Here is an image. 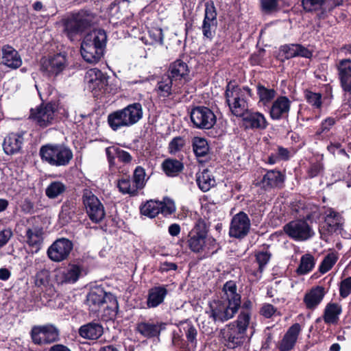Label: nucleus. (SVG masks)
<instances>
[{
    "label": "nucleus",
    "instance_id": "e433bc0d",
    "mask_svg": "<svg viewBox=\"0 0 351 351\" xmlns=\"http://www.w3.org/2000/svg\"><path fill=\"white\" fill-rule=\"evenodd\" d=\"M341 306L338 303L329 302L326 304L324 315L323 319L327 324H336L339 319V315L341 313Z\"/></svg>",
    "mask_w": 351,
    "mask_h": 351
},
{
    "label": "nucleus",
    "instance_id": "ea45409f",
    "mask_svg": "<svg viewBox=\"0 0 351 351\" xmlns=\"http://www.w3.org/2000/svg\"><path fill=\"white\" fill-rule=\"evenodd\" d=\"M271 254L268 250L258 251L255 253L256 261L258 265V268L256 271L251 273V275L254 277V280H258L262 277V274L265 268V266L269 262Z\"/></svg>",
    "mask_w": 351,
    "mask_h": 351
},
{
    "label": "nucleus",
    "instance_id": "f3484780",
    "mask_svg": "<svg viewBox=\"0 0 351 351\" xmlns=\"http://www.w3.org/2000/svg\"><path fill=\"white\" fill-rule=\"evenodd\" d=\"M251 222L249 217L244 212H239L232 219L229 230L230 237L243 239L250 232Z\"/></svg>",
    "mask_w": 351,
    "mask_h": 351
},
{
    "label": "nucleus",
    "instance_id": "f704fd0d",
    "mask_svg": "<svg viewBox=\"0 0 351 351\" xmlns=\"http://www.w3.org/2000/svg\"><path fill=\"white\" fill-rule=\"evenodd\" d=\"M104 329L98 323L90 322L79 328L78 333L80 337L86 339L95 340L99 339L103 334Z\"/></svg>",
    "mask_w": 351,
    "mask_h": 351
},
{
    "label": "nucleus",
    "instance_id": "5fc2aeb1",
    "mask_svg": "<svg viewBox=\"0 0 351 351\" xmlns=\"http://www.w3.org/2000/svg\"><path fill=\"white\" fill-rule=\"evenodd\" d=\"M186 144V140L181 136L173 138L169 143V152L171 154H176L182 150Z\"/></svg>",
    "mask_w": 351,
    "mask_h": 351
},
{
    "label": "nucleus",
    "instance_id": "a878e982",
    "mask_svg": "<svg viewBox=\"0 0 351 351\" xmlns=\"http://www.w3.org/2000/svg\"><path fill=\"white\" fill-rule=\"evenodd\" d=\"M243 121L247 127L252 129L265 130L267 127V121L263 114L247 110L242 114Z\"/></svg>",
    "mask_w": 351,
    "mask_h": 351
},
{
    "label": "nucleus",
    "instance_id": "0eeeda50",
    "mask_svg": "<svg viewBox=\"0 0 351 351\" xmlns=\"http://www.w3.org/2000/svg\"><path fill=\"white\" fill-rule=\"evenodd\" d=\"M58 105L56 101L46 103L43 101L40 105L29 110V119L40 128H46L53 124Z\"/></svg>",
    "mask_w": 351,
    "mask_h": 351
},
{
    "label": "nucleus",
    "instance_id": "680f3d73",
    "mask_svg": "<svg viewBox=\"0 0 351 351\" xmlns=\"http://www.w3.org/2000/svg\"><path fill=\"white\" fill-rule=\"evenodd\" d=\"M49 274L47 269L38 271L35 276V285L37 287L45 286L49 282Z\"/></svg>",
    "mask_w": 351,
    "mask_h": 351
},
{
    "label": "nucleus",
    "instance_id": "f257e3e1",
    "mask_svg": "<svg viewBox=\"0 0 351 351\" xmlns=\"http://www.w3.org/2000/svg\"><path fill=\"white\" fill-rule=\"evenodd\" d=\"M223 295L220 299L209 302L206 313L215 322L223 323L232 319L241 306V296L237 293V286L233 281L226 282Z\"/></svg>",
    "mask_w": 351,
    "mask_h": 351
},
{
    "label": "nucleus",
    "instance_id": "39448f33",
    "mask_svg": "<svg viewBox=\"0 0 351 351\" xmlns=\"http://www.w3.org/2000/svg\"><path fill=\"white\" fill-rule=\"evenodd\" d=\"M108 80V76L97 68L88 70L85 75L88 88L92 92L96 100L104 104L108 103L110 99Z\"/></svg>",
    "mask_w": 351,
    "mask_h": 351
},
{
    "label": "nucleus",
    "instance_id": "338daca9",
    "mask_svg": "<svg viewBox=\"0 0 351 351\" xmlns=\"http://www.w3.org/2000/svg\"><path fill=\"white\" fill-rule=\"evenodd\" d=\"M323 169V166L321 162H317L311 163L308 170V176L309 178H313L317 176Z\"/></svg>",
    "mask_w": 351,
    "mask_h": 351
},
{
    "label": "nucleus",
    "instance_id": "4d7b16f0",
    "mask_svg": "<svg viewBox=\"0 0 351 351\" xmlns=\"http://www.w3.org/2000/svg\"><path fill=\"white\" fill-rule=\"evenodd\" d=\"M262 10L270 14L278 10V0H260Z\"/></svg>",
    "mask_w": 351,
    "mask_h": 351
},
{
    "label": "nucleus",
    "instance_id": "20e7f679",
    "mask_svg": "<svg viewBox=\"0 0 351 351\" xmlns=\"http://www.w3.org/2000/svg\"><path fill=\"white\" fill-rule=\"evenodd\" d=\"M252 96V90L247 86L240 87L232 82L226 86V101L232 113L237 117H241L246 112L247 99Z\"/></svg>",
    "mask_w": 351,
    "mask_h": 351
},
{
    "label": "nucleus",
    "instance_id": "c9c22d12",
    "mask_svg": "<svg viewBox=\"0 0 351 351\" xmlns=\"http://www.w3.org/2000/svg\"><path fill=\"white\" fill-rule=\"evenodd\" d=\"M169 75L173 80L185 79L188 75L189 69L187 64L181 60H176L169 67Z\"/></svg>",
    "mask_w": 351,
    "mask_h": 351
},
{
    "label": "nucleus",
    "instance_id": "2f4dec72",
    "mask_svg": "<svg viewBox=\"0 0 351 351\" xmlns=\"http://www.w3.org/2000/svg\"><path fill=\"white\" fill-rule=\"evenodd\" d=\"M167 289L163 285L156 286L148 291L147 306L148 308H156L161 304L167 295Z\"/></svg>",
    "mask_w": 351,
    "mask_h": 351
},
{
    "label": "nucleus",
    "instance_id": "9d476101",
    "mask_svg": "<svg viewBox=\"0 0 351 351\" xmlns=\"http://www.w3.org/2000/svg\"><path fill=\"white\" fill-rule=\"evenodd\" d=\"M64 33L73 41L76 36L82 34L91 25V20L80 14H73L62 21Z\"/></svg>",
    "mask_w": 351,
    "mask_h": 351
},
{
    "label": "nucleus",
    "instance_id": "69168bd1",
    "mask_svg": "<svg viewBox=\"0 0 351 351\" xmlns=\"http://www.w3.org/2000/svg\"><path fill=\"white\" fill-rule=\"evenodd\" d=\"M13 236L10 228H5L0 230V249L5 246Z\"/></svg>",
    "mask_w": 351,
    "mask_h": 351
},
{
    "label": "nucleus",
    "instance_id": "4c0bfd02",
    "mask_svg": "<svg viewBox=\"0 0 351 351\" xmlns=\"http://www.w3.org/2000/svg\"><path fill=\"white\" fill-rule=\"evenodd\" d=\"M196 182L199 188L204 192L209 191L216 184L214 176L208 169H204L197 173Z\"/></svg>",
    "mask_w": 351,
    "mask_h": 351
},
{
    "label": "nucleus",
    "instance_id": "864d4df0",
    "mask_svg": "<svg viewBox=\"0 0 351 351\" xmlns=\"http://www.w3.org/2000/svg\"><path fill=\"white\" fill-rule=\"evenodd\" d=\"M73 214V203L70 200L65 201L61 206V211L60 213V219L64 220V222L67 223L71 219Z\"/></svg>",
    "mask_w": 351,
    "mask_h": 351
},
{
    "label": "nucleus",
    "instance_id": "6e6552de",
    "mask_svg": "<svg viewBox=\"0 0 351 351\" xmlns=\"http://www.w3.org/2000/svg\"><path fill=\"white\" fill-rule=\"evenodd\" d=\"M29 334L32 343L37 346L51 344L60 339V330L52 324L34 326Z\"/></svg>",
    "mask_w": 351,
    "mask_h": 351
},
{
    "label": "nucleus",
    "instance_id": "ddd939ff",
    "mask_svg": "<svg viewBox=\"0 0 351 351\" xmlns=\"http://www.w3.org/2000/svg\"><path fill=\"white\" fill-rule=\"evenodd\" d=\"M82 202L86 213L93 222L98 223L104 219L105 216L104 206L90 190L85 189L83 191Z\"/></svg>",
    "mask_w": 351,
    "mask_h": 351
},
{
    "label": "nucleus",
    "instance_id": "8fccbe9b",
    "mask_svg": "<svg viewBox=\"0 0 351 351\" xmlns=\"http://www.w3.org/2000/svg\"><path fill=\"white\" fill-rule=\"evenodd\" d=\"M145 170L141 166H138L134 171L132 182L136 187L138 191L143 189L147 182V179L145 178Z\"/></svg>",
    "mask_w": 351,
    "mask_h": 351
},
{
    "label": "nucleus",
    "instance_id": "79ce46f5",
    "mask_svg": "<svg viewBox=\"0 0 351 351\" xmlns=\"http://www.w3.org/2000/svg\"><path fill=\"white\" fill-rule=\"evenodd\" d=\"M256 91L259 98L258 103L264 106H268L276 95L274 88H267L261 84L256 86Z\"/></svg>",
    "mask_w": 351,
    "mask_h": 351
},
{
    "label": "nucleus",
    "instance_id": "c85d7f7f",
    "mask_svg": "<svg viewBox=\"0 0 351 351\" xmlns=\"http://www.w3.org/2000/svg\"><path fill=\"white\" fill-rule=\"evenodd\" d=\"M281 51L284 53L286 59L295 57L311 58L312 51L300 44H288L281 47Z\"/></svg>",
    "mask_w": 351,
    "mask_h": 351
},
{
    "label": "nucleus",
    "instance_id": "aec40b11",
    "mask_svg": "<svg viewBox=\"0 0 351 351\" xmlns=\"http://www.w3.org/2000/svg\"><path fill=\"white\" fill-rule=\"evenodd\" d=\"M324 219V227L327 228L329 232H341L343 230L344 219L341 215L331 208H324L321 212Z\"/></svg>",
    "mask_w": 351,
    "mask_h": 351
},
{
    "label": "nucleus",
    "instance_id": "b1692460",
    "mask_svg": "<svg viewBox=\"0 0 351 351\" xmlns=\"http://www.w3.org/2000/svg\"><path fill=\"white\" fill-rule=\"evenodd\" d=\"M1 63L11 69H16L22 65L23 61L18 51L7 44L1 47Z\"/></svg>",
    "mask_w": 351,
    "mask_h": 351
},
{
    "label": "nucleus",
    "instance_id": "0e129e2a",
    "mask_svg": "<svg viewBox=\"0 0 351 351\" xmlns=\"http://www.w3.org/2000/svg\"><path fill=\"white\" fill-rule=\"evenodd\" d=\"M277 309L272 304L265 303L260 308V315L265 318H271L276 312Z\"/></svg>",
    "mask_w": 351,
    "mask_h": 351
},
{
    "label": "nucleus",
    "instance_id": "c756f323",
    "mask_svg": "<svg viewBox=\"0 0 351 351\" xmlns=\"http://www.w3.org/2000/svg\"><path fill=\"white\" fill-rule=\"evenodd\" d=\"M326 294L322 286L313 287L304 297V303L308 309H315L322 302Z\"/></svg>",
    "mask_w": 351,
    "mask_h": 351
},
{
    "label": "nucleus",
    "instance_id": "09e8293b",
    "mask_svg": "<svg viewBox=\"0 0 351 351\" xmlns=\"http://www.w3.org/2000/svg\"><path fill=\"white\" fill-rule=\"evenodd\" d=\"M339 258L338 254L335 252L328 253L322 260L319 266V271L324 274L330 271Z\"/></svg>",
    "mask_w": 351,
    "mask_h": 351
},
{
    "label": "nucleus",
    "instance_id": "c03bdc74",
    "mask_svg": "<svg viewBox=\"0 0 351 351\" xmlns=\"http://www.w3.org/2000/svg\"><path fill=\"white\" fill-rule=\"evenodd\" d=\"M315 265V259L311 254H305L302 256L296 272L298 275H306L311 272Z\"/></svg>",
    "mask_w": 351,
    "mask_h": 351
},
{
    "label": "nucleus",
    "instance_id": "9b49d317",
    "mask_svg": "<svg viewBox=\"0 0 351 351\" xmlns=\"http://www.w3.org/2000/svg\"><path fill=\"white\" fill-rule=\"evenodd\" d=\"M140 211L143 215L149 218H154L159 213L167 216L176 211V206L169 197H165L162 201L150 199L141 206Z\"/></svg>",
    "mask_w": 351,
    "mask_h": 351
},
{
    "label": "nucleus",
    "instance_id": "393cba45",
    "mask_svg": "<svg viewBox=\"0 0 351 351\" xmlns=\"http://www.w3.org/2000/svg\"><path fill=\"white\" fill-rule=\"evenodd\" d=\"M24 142L23 134L19 133H10L3 140V149L5 154L14 155L21 152Z\"/></svg>",
    "mask_w": 351,
    "mask_h": 351
},
{
    "label": "nucleus",
    "instance_id": "412c9836",
    "mask_svg": "<svg viewBox=\"0 0 351 351\" xmlns=\"http://www.w3.org/2000/svg\"><path fill=\"white\" fill-rule=\"evenodd\" d=\"M166 324L158 321H142L136 324V329L142 336L146 338L158 337L162 330H165Z\"/></svg>",
    "mask_w": 351,
    "mask_h": 351
},
{
    "label": "nucleus",
    "instance_id": "4468645a",
    "mask_svg": "<svg viewBox=\"0 0 351 351\" xmlns=\"http://www.w3.org/2000/svg\"><path fill=\"white\" fill-rule=\"evenodd\" d=\"M190 117L194 126L199 129H210L217 121L214 112L204 106H197L192 109Z\"/></svg>",
    "mask_w": 351,
    "mask_h": 351
},
{
    "label": "nucleus",
    "instance_id": "603ef678",
    "mask_svg": "<svg viewBox=\"0 0 351 351\" xmlns=\"http://www.w3.org/2000/svg\"><path fill=\"white\" fill-rule=\"evenodd\" d=\"M292 212L295 214V217L301 219L311 220L312 213L308 211L302 202H297L292 205Z\"/></svg>",
    "mask_w": 351,
    "mask_h": 351
},
{
    "label": "nucleus",
    "instance_id": "7c9ffc66",
    "mask_svg": "<svg viewBox=\"0 0 351 351\" xmlns=\"http://www.w3.org/2000/svg\"><path fill=\"white\" fill-rule=\"evenodd\" d=\"M104 47H93L88 44L81 43L80 53L83 59L88 63L95 64L98 62L104 55Z\"/></svg>",
    "mask_w": 351,
    "mask_h": 351
},
{
    "label": "nucleus",
    "instance_id": "774afa93",
    "mask_svg": "<svg viewBox=\"0 0 351 351\" xmlns=\"http://www.w3.org/2000/svg\"><path fill=\"white\" fill-rule=\"evenodd\" d=\"M21 210L25 214L34 213V204L29 198H25L21 205Z\"/></svg>",
    "mask_w": 351,
    "mask_h": 351
},
{
    "label": "nucleus",
    "instance_id": "bb28decb",
    "mask_svg": "<svg viewBox=\"0 0 351 351\" xmlns=\"http://www.w3.org/2000/svg\"><path fill=\"white\" fill-rule=\"evenodd\" d=\"M300 331L301 327L299 324L296 323L293 324L288 329L282 339L279 343V350L280 351L291 350L294 347Z\"/></svg>",
    "mask_w": 351,
    "mask_h": 351
},
{
    "label": "nucleus",
    "instance_id": "473e14b6",
    "mask_svg": "<svg viewBox=\"0 0 351 351\" xmlns=\"http://www.w3.org/2000/svg\"><path fill=\"white\" fill-rule=\"evenodd\" d=\"M27 243L36 252L40 249L43 243V228L39 226H25Z\"/></svg>",
    "mask_w": 351,
    "mask_h": 351
},
{
    "label": "nucleus",
    "instance_id": "1a4fd4ad",
    "mask_svg": "<svg viewBox=\"0 0 351 351\" xmlns=\"http://www.w3.org/2000/svg\"><path fill=\"white\" fill-rule=\"evenodd\" d=\"M187 245L190 250L194 253H203L209 256L216 253L219 249V245L215 239L210 236L199 234H188Z\"/></svg>",
    "mask_w": 351,
    "mask_h": 351
},
{
    "label": "nucleus",
    "instance_id": "72a5a7b5",
    "mask_svg": "<svg viewBox=\"0 0 351 351\" xmlns=\"http://www.w3.org/2000/svg\"><path fill=\"white\" fill-rule=\"evenodd\" d=\"M107 41V35L106 32L101 29H95L86 34L84 37L82 43L88 44L95 47H106Z\"/></svg>",
    "mask_w": 351,
    "mask_h": 351
},
{
    "label": "nucleus",
    "instance_id": "a18cd8bd",
    "mask_svg": "<svg viewBox=\"0 0 351 351\" xmlns=\"http://www.w3.org/2000/svg\"><path fill=\"white\" fill-rule=\"evenodd\" d=\"M82 269L77 265H69V268L62 272L61 275V282L66 284L75 283L80 276Z\"/></svg>",
    "mask_w": 351,
    "mask_h": 351
},
{
    "label": "nucleus",
    "instance_id": "2eb2a0df",
    "mask_svg": "<svg viewBox=\"0 0 351 351\" xmlns=\"http://www.w3.org/2000/svg\"><path fill=\"white\" fill-rule=\"evenodd\" d=\"M73 248V242L66 238L56 239L48 248L47 256L54 262H61L68 258Z\"/></svg>",
    "mask_w": 351,
    "mask_h": 351
},
{
    "label": "nucleus",
    "instance_id": "423d86ee",
    "mask_svg": "<svg viewBox=\"0 0 351 351\" xmlns=\"http://www.w3.org/2000/svg\"><path fill=\"white\" fill-rule=\"evenodd\" d=\"M143 117L142 106L139 103L128 105L121 110L111 114V129L117 130L121 127L131 126Z\"/></svg>",
    "mask_w": 351,
    "mask_h": 351
},
{
    "label": "nucleus",
    "instance_id": "58836bf2",
    "mask_svg": "<svg viewBox=\"0 0 351 351\" xmlns=\"http://www.w3.org/2000/svg\"><path fill=\"white\" fill-rule=\"evenodd\" d=\"M155 90L160 97L166 98L173 93H178L176 88H173V80L169 76H164L158 81Z\"/></svg>",
    "mask_w": 351,
    "mask_h": 351
},
{
    "label": "nucleus",
    "instance_id": "052dcab7",
    "mask_svg": "<svg viewBox=\"0 0 351 351\" xmlns=\"http://www.w3.org/2000/svg\"><path fill=\"white\" fill-rule=\"evenodd\" d=\"M149 37L151 41L149 43L150 45L160 44L163 43V34L160 28H153L149 31Z\"/></svg>",
    "mask_w": 351,
    "mask_h": 351
},
{
    "label": "nucleus",
    "instance_id": "e2e57ef3",
    "mask_svg": "<svg viewBox=\"0 0 351 351\" xmlns=\"http://www.w3.org/2000/svg\"><path fill=\"white\" fill-rule=\"evenodd\" d=\"M351 293V277L343 280L340 284L339 294L342 298H346Z\"/></svg>",
    "mask_w": 351,
    "mask_h": 351
},
{
    "label": "nucleus",
    "instance_id": "cd10ccee",
    "mask_svg": "<svg viewBox=\"0 0 351 351\" xmlns=\"http://www.w3.org/2000/svg\"><path fill=\"white\" fill-rule=\"evenodd\" d=\"M284 176L277 170H268L263 175L259 186L265 190H270L281 185L284 182Z\"/></svg>",
    "mask_w": 351,
    "mask_h": 351
},
{
    "label": "nucleus",
    "instance_id": "5701e85b",
    "mask_svg": "<svg viewBox=\"0 0 351 351\" xmlns=\"http://www.w3.org/2000/svg\"><path fill=\"white\" fill-rule=\"evenodd\" d=\"M291 101L285 96L278 97L269 109V115L273 120L287 119L291 108Z\"/></svg>",
    "mask_w": 351,
    "mask_h": 351
},
{
    "label": "nucleus",
    "instance_id": "f8f14e48",
    "mask_svg": "<svg viewBox=\"0 0 351 351\" xmlns=\"http://www.w3.org/2000/svg\"><path fill=\"white\" fill-rule=\"evenodd\" d=\"M308 219H297L285 225V232L296 241H304L313 237L315 232Z\"/></svg>",
    "mask_w": 351,
    "mask_h": 351
},
{
    "label": "nucleus",
    "instance_id": "7ed1b4c3",
    "mask_svg": "<svg viewBox=\"0 0 351 351\" xmlns=\"http://www.w3.org/2000/svg\"><path fill=\"white\" fill-rule=\"evenodd\" d=\"M39 156L43 162L51 166H66L73 158L71 149L64 143H47L40 147Z\"/></svg>",
    "mask_w": 351,
    "mask_h": 351
},
{
    "label": "nucleus",
    "instance_id": "a19ab883",
    "mask_svg": "<svg viewBox=\"0 0 351 351\" xmlns=\"http://www.w3.org/2000/svg\"><path fill=\"white\" fill-rule=\"evenodd\" d=\"M183 168V163L177 159L167 158L162 163L163 171L169 177L176 176L182 171Z\"/></svg>",
    "mask_w": 351,
    "mask_h": 351
},
{
    "label": "nucleus",
    "instance_id": "a211bd4d",
    "mask_svg": "<svg viewBox=\"0 0 351 351\" xmlns=\"http://www.w3.org/2000/svg\"><path fill=\"white\" fill-rule=\"evenodd\" d=\"M205 14L202 30L204 38L212 39L217 26V11L214 3L207 2L205 5Z\"/></svg>",
    "mask_w": 351,
    "mask_h": 351
},
{
    "label": "nucleus",
    "instance_id": "13d9d810",
    "mask_svg": "<svg viewBox=\"0 0 351 351\" xmlns=\"http://www.w3.org/2000/svg\"><path fill=\"white\" fill-rule=\"evenodd\" d=\"M191 234H197L202 236H208V227L204 219L199 218L195 223L194 227L189 232Z\"/></svg>",
    "mask_w": 351,
    "mask_h": 351
},
{
    "label": "nucleus",
    "instance_id": "6e6d98bb",
    "mask_svg": "<svg viewBox=\"0 0 351 351\" xmlns=\"http://www.w3.org/2000/svg\"><path fill=\"white\" fill-rule=\"evenodd\" d=\"M305 98L307 102L313 108L319 109L322 107V101L320 93L306 90L305 92Z\"/></svg>",
    "mask_w": 351,
    "mask_h": 351
},
{
    "label": "nucleus",
    "instance_id": "bf43d9fd",
    "mask_svg": "<svg viewBox=\"0 0 351 351\" xmlns=\"http://www.w3.org/2000/svg\"><path fill=\"white\" fill-rule=\"evenodd\" d=\"M185 336L189 342H190L193 346H195L197 344V331L196 328L191 324H187L186 326L184 328Z\"/></svg>",
    "mask_w": 351,
    "mask_h": 351
},
{
    "label": "nucleus",
    "instance_id": "de8ad7c7",
    "mask_svg": "<svg viewBox=\"0 0 351 351\" xmlns=\"http://www.w3.org/2000/svg\"><path fill=\"white\" fill-rule=\"evenodd\" d=\"M193 149L197 157L205 156L209 151L207 141L204 138L195 137L193 140Z\"/></svg>",
    "mask_w": 351,
    "mask_h": 351
},
{
    "label": "nucleus",
    "instance_id": "3c124183",
    "mask_svg": "<svg viewBox=\"0 0 351 351\" xmlns=\"http://www.w3.org/2000/svg\"><path fill=\"white\" fill-rule=\"evenodd\" d=\"M337 119L335 117H328L324 119L320 123L316 131V135L323 136L328 134L331 128L335 125Z\"/></svg>",
    "mask_w": 351,
    "mask_h": 351
},
{
    "label": "nucleus",
    "instance_id": "f03ea898",
    "mask_svg": "<svg viewBox=\"0 0 351 351\" xmlns=\"http://www.w3.org/2000/svg\"><path fill=\"white\" fill-rule=\"evenodd\" d=\"M247 315H239L237 319L226 325L220 331L225 345L231 349L240 346L244 342L247 328L250 326Z\"/></svg>",
    "mask_w": 351,
    "mask_h": 351
},
{
    "label": "nucleus",
    "instance_id": "49530a36",
    "mask_svg": "<svg viewBox=\"0 0 351 351\" xmlns=\"http://www.w3.org/2000/svg\"><path fill=\"white\" fill-rule=\"evenodd\" d=\"M117 186L123 194L135 196L138 191L129 178H122L117 181Z\"/></svg>",
    "mask_w": 351,
    "mask_h": 351
},
{
    "label": "nucleus",
    "instance_id": "6ab92c4d",
    "mask_svg": "<svg viewBox=\"0 0 351 351\" xmlns=\"http://www.w3.org/2000/svg\"><path fill=\"white\" fill-rule=\"evenodd\" d=\"M337 78L342 90L345 92L351 91V59L339 60L335 64Z\"/></svg>",
    "mask_w": 351,
    "mask_h": 351
},
{
    "label": "nucleus",
    "instance_id": "4be33fe9",
    "mask_svg": "<svg viewBox=\"0 0 351 351\" xmlns=\"http://www.w3.org/2000/svg\"><path fill=\"white\" fill-rule=\"evenodd\" d=\"M110 292H108L103 284L93 287L86 296V304L89 306L90 311H97L98 308L106 302Z\"/></svg>",
    "mask_w": 351,
    "mask_h": 351
},
{
    "label": "nucleus",
    "instance_id": "dca6fc26",
    "mask_svg": "<svg viewBox=\"0 0 351 351\" xmlns=\"http://www.w3.org/2000/svg\"><path fill=\"white\" fill-rule=\"evenodd\" d=\"M66 58L61 53H57L49 58H43L40 60V71L47 77L56 76L65 68Z\"/></svg>",
    "mask_w": 351,
    "mask_h": 351
},
{
    "label": "nucleus",
    "instance_id": "37998d69",
    "mask_svg": "<svg viewBox=\"0 0 351 351\" xmlns=\"http://www.w3.org/2000/svg\"><path fill=\"white\" fill-rule=\"evenodd\" d=\"M67 186L61 181H52L45 189V195L49 199H56L64 194Z\"/></svg>",
    "mask_w": 351,
    "mask_h": 351
}]
</instances>
